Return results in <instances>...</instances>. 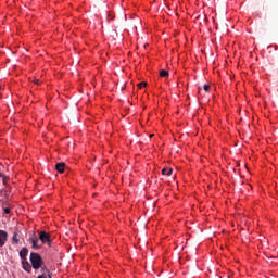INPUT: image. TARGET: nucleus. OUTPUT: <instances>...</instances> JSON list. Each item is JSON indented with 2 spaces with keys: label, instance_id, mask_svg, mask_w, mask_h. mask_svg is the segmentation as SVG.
Listing matches in <instances>:
<instances>
[{
  "label": "nucleus",
  "instance_id": "f257e3e1",
  "mask_svg": "<svg viewBox=\"0 0 278 278\" xmlns=\"http://www.w3.org/2000/svg\"><path fill=\"white\" fill-rule=\"evenodd\" d=\"M39 240H40L41 244H38V238H36V237L30 238L33 249H42V244H48V247H51V235H49V232L40 231Z\"/></svg>",
  "mask_w": 278,
  "mask_h": 278
},
{
  "label": "nucleus",
  "instance_id": "f03ea898",
  "mask_svg": "<svg viewBox=\"0 0 278 278\" xmlns=\"http://www.w3.org/2000/svg\"><path fill=\"white\" fill-rule=\"evenodd\" d=\"M30 264L34 270H39V268L41 269L45 268V266H42V264H45V262L42 261V256H40V254L36 252L30 253Z\"/></svg>",
  "mask_w": 278,
  "mask_h": 278
},
{
  "label": "nucleus",
  "instance_id": "7ed1b4c3",
  "mask_svg": "<svg viewBox=\"0 0 278 278\" xmlns=\"http://www.w3.org/2000/svg\"><path fill=\"white\" fill-rule=\"evenodd\" d=\"M8 242V232L5 230H0V249Z\"/></svg>",
  "mask_w": 278,
  "mask_h": 278
},
{
  "label": "nucleus",
  "instance_id": "20e7f679",
  "mask_svg": "<svg viewBox=\"0 0 278 278\" xmlns=\"http://www.w3.org/2000/svg\"><path fill=\"white\" fill-rule=\"evenodd\" d=\"M41 273L42 275L38 276L37 278H47V277L51 278V271L49 270V268H47V266H43L41 268Z\"/></svg>",
  "mask_w": 278,
  "mask_h": 278
},
{
  "label": "nucleus",
  "instance_id": "39448f33",
  "mask_svg": "<svg viewBox=\"0 0 278 278\" xmlns=\"http://www.w3.org/2000/svg\"><path fill=\"white\" fill-rule=\"evenodd\" d=\"M22 268L26 273H31V265L29 264V262H27V260L22 261Z\"/></svg>",
  "mask_w": 278,
  "mask_h": 278
},
{
  "label": "nucleus",
  "instance_id": "423d86ee",
  "mask_svg": "<svg viewBox=\"0 0 278 278\" xmlns=\"http://www.w3.org/2000/svg\"><path fill=\"white\" fill-rule=\"evenodd\" d=\"M65 168H66V163L64 162L55 164V170H58V173H64Z\"/></svg>",
  "mask_w": 278,
  "mask_h": 278
},
{
  "label": "nucleus",
  "instance_id": "0eeeda50",
  "mask_svg": "<svg viewBox=\"0 0 278 278\" xmlns=\"http://www.w3.org/2000/svg\"><path fill=\"white\" fill-rule=\"evenodd\" d=\"M29 253V250H27V248H22V250L20 251V257L22 261L27 260V255Z\"/></svg>",
  "mask_w": 278,
  "mask_h": 278
},
{
  "label": "nucleus",
  "instance_id": "6e6552de",
  "mask_svg": "<svg viewBox=\"0 0 278 278\" xmlns=\"http://www.w3.org/2000/svg\"><path fill=\"white\" fill-rule=\"evenodd\" d=\"M162 175H166L167 177H170V175H173V168H163L162 169Z\"/></svg>",
  "mask_w": 278,
  "mask_h": 278
},
{
  "label": "nucleus",
  "instance_id": "1a4fd4ad",
  "mask_svg": "<svg viewBox=\"0 0 278 278\" xmlns=\"http://www.w3.org/2000/svg\"><path fill=\"white\" fill-rule=\"evenodd\" d=\"M12 242L14 243V244H18V233H14L13 235V237H12Z\"/></svg>",
  "mask_w": 278,
  "mask_h": 278
},
{
  "label": "nucleus",
  "instance_id": "9d476101",
  "mask_svg": "<svg viewBox=\"0 0 278 278\" xmlns=\"http://www.w3.org/2000/svg\"><path fill=\"white\" fill-rule=\"evenodd\" d=\"M160 77H168V71H166V70H161V71H160Z\"/></svg>",
  "mask_w": 278,
  "mask_h": 278
},
{
  "label": "nucleus",
  "instance_id": "9b49d317",
  "mask_svg": "<svg viewBox=\"0 0 278 278\" xmlns=\"http://www.w3.org/2000/svg\"><path fill=\"white\" fill-rule=\"evenodd\" d=\"M137 86H138V88L141 90V88H147V83L141 81V83H139Z\"/></svg>",
  "mask_w": 278,
  "mask_h": 278
},
{
  "label": "nucleus",
  "instance_id": "f8f14e48",
  "mask_svg": "<svg viewBox=\"0 0 278 278\" xmlns=\"http://www.w3.org/2000/svg\"><path fill=\"white\" fill-rule=\"evenodd\" d=\"M203 88H204L205 92H210V85H204Z\"/></svg>",
  "mask_w": 278,
  "mask_h": 278
},
{
  "label": "nucleus",
  "instance_id": "ddd939ff",
  "mask_svg": "<svg viewBox=\"0 0 278 278\" xmlns=\"http://www.w3.org/2000/svg\"><path fill=\"white\" fill-rule=\"evenodd\" d=\"M4 214H10V208L9 207L4 208Z\"/></svg>",
  "mask_w": 278,
  "mask_h": 278
},
{
  "label": "nucleus",
  "instance_id": "4468645a",
  "mask_svg": "<svg viewBox=\"0 0 278 278\" xmlns=\"http://www.w3.org/2000/svg\"><path fill=\"white\" fill-rule=\"evenodd\" d=\"M34 81H35V84H37V85L40 84V80H39V79H35Z\"/></svg>",
  "mask_w": 278,
  "mask_h": 278
},
{
  "label": "nucleus",
  "instance_id": "2eb2a0df",
  "mask_svg": "<svg viewBox=\"0 0 278 278\" xmlns=\"http://www.w3.org/2000/svg\"><path fill=\"white\" fill-rule=\"evenodd\" d=\"M0 177H3V174L0 173Z\"/></svg>",
  "mask_w": 278,
  "mask_h": 278
}]
</instances>
